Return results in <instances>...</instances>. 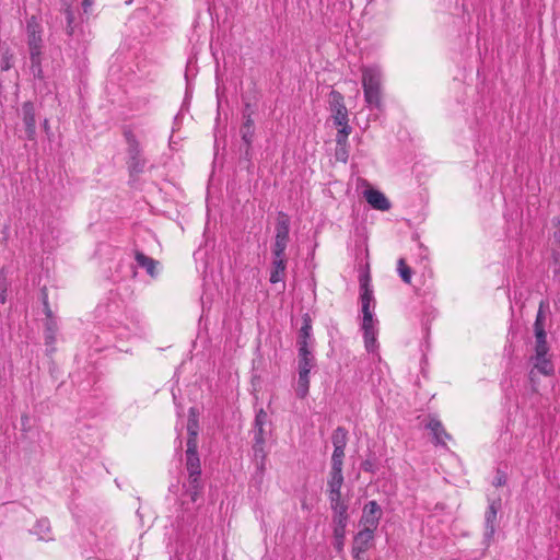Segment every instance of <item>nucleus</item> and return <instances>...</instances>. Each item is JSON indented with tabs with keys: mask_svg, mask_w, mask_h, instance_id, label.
I'll return each mask as SVG.
<instances>
[{
	"mask_svg": "<svg viewBox=\"0 0 560 560\" xmlns=\"http://www.w3.org/2000/svg\"><path fill=\"white\" fill-rule=\"evenodd\" d=\"M23 121L25 125L26 133L30 138L35 135L36 130V118H35V108L34 104L31 102H25L22 106Z\"/></svg>",
	"mask_w": 560,
	"mask_h": 560,
	"instance_id": "obj_17",
	"label": "nucleus"
},
{
	"mask_svg": "<svg viewBox=\"0 0 560 560\" xmlns=\"http://www.w3.org/2000/svg\"><path fill=\"white\" fill-rule=\"evenodd\" d=\"M332 510V522L335 527H347L349 515L348 504L331 506Z\"/></svg>",
	"mask_w": 560,
	"mask_h": 560,
	"instance_id": "obj_23",
	"label": "nucleus"
},
{
	"mask_svg": "<svg viewBox=\"0 0 560 560\" xmlns=\"http://www.w3.org/2000/svg\"><path fill=\"white\" fill-rule=\"evenodd\" d=\"M346 527H334V546L338 552L343 550Z\"/></svg>",
	"mask_w": 560,
	"mask_h": 560,
	"instance_id": "obj_30",
	"label": "nucleus"
},
{
	"mask_svg": "<svg viewBox=\"0 0 560 560\" xmlns=\"http://www.w3.org/2000/svg\"><path fill=\"white\" fill-rule=\"evenodd\" d=\"M198 420L195 412V408L189 409V419L187 423V432H188V439L187 443H194L195 446H197V436H198Z\"/></svg>",
	"mask_w": 560,
	"mask_h": 560,
	"instance_id": "obj_24",
	"label": "nucleus"
},
{
	"mask_svg": "<svg viewBox=\"0 0 560 560\" xmlns=\"http://www.w3.org/2000/svg\"><path fill=\"white\" fill-rule=\"evenodd\" d=\"M345 457V448H334L331 456V468H342Z\"/></svg>",
	"mask_w": 560,
	"mask_h": 560,
	"instance_id": "obj_32",
	"label": "nucleus"
},
{
	"mask_svg": "<svg viewBox=\"0 0 560 560\" xmlns=\"http://www.w3.org/2000/svg\"><path fill=\"white\" fill-rule=\"evenodd\" d=\"M124 136L127 142V154H128V170L130 175H138L144 171L145 159L142 156V150L139 141L137 140L135 133L126 128L124 130Z\"/></svg>",
	"mask_w": 560,
	"mask_h": 560,
	"instance_id": "obj_3",
	"label": "nucleus"
},
{
	"mask_svg": "<svg viewBox=\"0 0 560 560\" xmlns=\"http://www.w3.org/2000/svg\"><path fill=\"white\" fill-rule=\"evenodd\" d=\"M334 448H346L348 442V432L345 428L338 427L331 436Z\"/></svg>",
	"mask_w": 560,
	"mask_h": 560,
	"instance_id": "obj_27",
	"label": "nucleus"
},
{
	"mask_svg": "<svg viewBox=\"0 0 560 560\" xmlns=\"http://www.w3.org/2000/svg\"><path fill=\"white\" fill-rule=\"evenodd\" d=\"M316 365V359L313 349H298V370L299 373H310Z\"/></svg>",
	"mask_w": 560,
	"mask_h": 560,
	"instance_id": "obj_14",
	"label": "nucleus"
},
{
	"mask_svg": "<svg viewBox=\"0 0 560 560\" xmlns=\"http://www.w3.org/2000/svg\"><path fill=\"white\" fill-rule=\"evenodd\" d=\"M343 483L342 468H331L328 480V490L341 489Z\"/></svg>",
	"mask_w": 560,
	"mask_h": 560,
	"instance_id": "obj_28",
	"label": "nucleus"
},
{
	"mask_svg": "<svg viewBox=\"0 0 560 560\" xmlns=\"http://www.w3.org/2000/svg\"><path fill=\"white\" fill-rule=\"evenodd\" d=\"M135 259L140 267L145 269L148 275H150L153 278L158 276L156 267L159 262L155 259L144 255L142 252L139 250L135 253Z\"/></svg>",
	"mask_w": 560,
	"mask_h": 560,
	"instance_id": "obj_20",
	"label": "nucleus"
},
{
	"mask_svg": "<svg viewBox=\"0 0 560 560\" xmlns=\"http://www.w3.org/2000/svg\"><path fill=\"white\" fill-rule=\"evenodd\" d=\"M28 46L42 45V26L36 16H31L26 23Z\"/></svg>",
	"mask_w": 560,
	"mask_h": 560,
	"instance_id": "obj_16",
	"label": "nucleus"
},
{
	"mask_svg": "<svg viewBox=\"0 0 560 560\" xmlns=\"http://www.w3.org/2000/svg\"><path fill=\"white\" fill-rule=\"evenodd\" d=\"M287 269V257L272 258L269 281L278 283L284 280Z\"/></svg>",
	"mask_w": 560,
	"mask_h": 560,
	"instance_id": "obj_19",
	"label": "nucleus"
},
{
	"mask_svg": "<svg viewBox=\"0 0 560 560\" xmlns=\"http://www.w3.org/2000/svg\"><path fill=\"white\" fill-rule=\"evenodd\" d=\"M267 421H268L267 412L264 411L262 409H260L256 413L255 421H254V431H253L254 440H255L254 451L256 454L258 452H262V450H264V444H265L264 427L267 423Z\"/></svg>",
	"mask_w": 560,
	"mask_h": 560,
	"instance_id": "obj_10",
	"label": "nucleus"
},
{
	"mask_svg": "<svg viewBox=\"0 0 560 560\" xmlns=\"http://www.w3.org/2000/svg\"><path fill=\"white\" fill-rule=\"evenodd\" d=\"M548 353H539L535 352V355L530 358L533 362V370L530 371V376L534 375V370H537L542 375H551L553 373V365L550 359L547 357Z\"/></svg>",
	"mask_w": 560,
	"mask_h": 560,
	"instance_id": "obj_13",
	"label": "nucleus"
},
{
	"mask_svg": "<svg viewBox=\"0 0 560 560\" xmlns=\"http://www.w3.org/2000/svg\"><path fill=\"white\" fill-rule=\"evenodd\" d=\"M186 468L189 474V483H196L201 474L200 459L197 453V446L194 443H187Z\"/></svg>",
	"mask_w": 560,
	"mask_h": 560,
	"instance_id": "obj_9",
	"label": "nucleus"
},
{
	"mask_svg": "<svg viewBox=\"0 0 560 560\" xmlns=\"http://www.w3.org/2000/svg\"><path fill=\"white\" fill-rule=\"evenodd\" d=\"M63 13L66 15V20H67V33L69 35H72L73 34V26H72V23L74 21V14H73V11L71 10V8L69 5H67L63 10Z\"/></svg>",
	"mask_w": 560,
	"mask_h": 560,
	"instance_id": "obj_35",
	"label": "nucleus"
},
{
	"mask_svg": "<svg viewBox=\"0 0 560 560\" xmlns=\"http://www.w3.org/2000/svg\"><path fill=\"white\" fill-rule=\"evenodd\" d=\"M334 98V121L336 125H346L348 122V110L343 104V98L340 93L332 92Z\"/></svg>",
	"mask_w": 560,
	"mask_h": 560,
	"instance_id": "obj_15",
	"label": "nucleus"
},
{
	"mask_svg": "<svg viewBox=\"0 0 560 560\" xmlns=\"http://www.w3.org/2000/svg\"><path fill=\"white\" fill-rule=\"evenodd\" d=\"M189 495L192 502L197 501V498L200 492V482L199 480L196 483H189Z\"/></svg>",
	"mask_w": 560,
	"mask_h": 560,
	"instance_id": "obj_39",
	"label": "nucleus"
},
{
	"mask_svg": "<svg viewBox=\"0 0 560 560\" xmlns=\"http://www.w3.org/2000/svg\"><path fill=\"white\" fill-rule=\"evenodd\" d=\"M397 271L404 282L410 283L411 281V269L407 266L404 258H400L397 264Z\"/></svg>",
	"mask_w": 560,
	"mask_h": 560,
	"instance_id": "obj_31",
	"label": "nucleus"
},
{
	"mask_svg": "<svg viewBox=\"0 0 560 560\" xmlns=\"http://www.w3.org/2000/svg\"><path fill=\"white\" fill-rule=\"evenodd\" d=\"M290 241V218L284 212L277 215L275 240L271 247L272 258L285 257V249Z\"/></svg>",
	"mask_w": 560,
	"mask_h": 560,
	"instance_id": "obj_2",
	"label": "nucleus"
},
{
	"mask_svg": "<svg viewBox=\"0 0 560 560\" xmlns=\"http://www.w3.org/2000/svg\"><path fill=\"white\" fill-rule=\"evenodd\" d=\"M359 284L362 314H374L375 299L369 270L361 271L359 276Z\"/></svg>",
	"mask_w": 560,
	"mask_h": 560,
	"instance_id": "obj_5",
	"label": "nucleus"
},
{
	"mask_svg": "<svg viewBox=\"0 0 560 560\" xmlns=\"http://www.w3.org/2000/svg\"><path fill=\"white\" fill-rule=\"evenodd\" d=\"M535 337H536V345H535V352L541 353H548L549 347L547 345V335L545 331V328H539L535 330Z\"/></svg>",
	"mask_w": 560,
	"mask_h": 560,
	"instance_id": "obj_29",
	"label": "nucleus"
},
{
	"mask_svg": "<svg viewBox=\"0 0 560 560\" xmlns=\"http://www.w3.org/2000/svg\"><path fill=\"white\" fill-rule=\"evenodd\" d=\"M42 45H33L28 46L30 49V59H31V72L35 78H43V69H42Z\"/></svg>",
	"mask_w": 560,
	"mask_h": 560,
	"instance_id": "obj_18",
	"label": "nucleus"
},
{
	"mask_svg": "<svg viewBox=\"0 0 560 560\" xmlns=\"http://www.w3.org/2000/svg\"><path fill=\"white\" fill-rule=\"evenodd\" d=\"M338 126L340 127V129L338 130L336 141L338 144H341V143L346 142V140L351 131V128L348 125V122H346V125H338Z\"/></svg>",
	"mask_w": 560,
	"mask_h": 560,
	"instance_id": "obj_34",
	"label": "nucleus"
},
{
	"mask_svg": "<svg viewBox=\"0 0 560 560\" xmlns=\"http://www.w3.org/2000/svg\"><path fill=\"white\" fill-rule=\"evenodd\" d=\"M377 319L374 318V314H363L361 327L364 336V346L368 352H374L377 348Z\"/></svg>",
	"mask_w": 560,
	"mask_h": 560,
	"instance_id": "obj_8",
	"label": "nucleus"
},
{
	"mask_svg": "<svg viewBox=\"0 0 560 560\" xmlns=\"http://www.w3.org/2000/svg\"><path fill=\"white\" fill-rule=\"evenodd\" d=\"M12 58H13V56L9 51L3 52L2 57H1V65H0L2 71H8L11 69Z\"/></svg>",
	"mask_w": 560,
	"mask_h": 560,
	"instance_id": "obj_37",
	"label": "nucleus"
},
{
	"mask_svg": "<svg viewBox=\"0 0 560 560\" xmlns=\"http://www.w3.org/2000/svg\"><path fill=\"white\" fill-rule=\"evenodd\" d=\"M92 4H93V0H83L82 7H83L84 12H88Z\"/></svg>",
	"mask_w": 560,
	"mask_h": 560,
	"instance_id": "obj_41",
	"label": "nucleus"
},
{
	"mask_svg": "<svg viewBox=\"0 0 560 560\" xmlns=\"http://www.w3.org/2000/svg\"><path fill=\"white\" fill-rule=\"evenodd\" d=\"M45 306H46V314H47V316H48V317H50L51 312H50V310H49V307H48L47 302H45Z\"/></svg>",
	"mask_w": 560,
	"mask_h": 560,
	"instance_id": "obj_42",
	"label": "nucleus"
},
{
	"mask_svg": "<svg viewBox=\"0 0 560 560\" xmlns=\"http://www.w3.org/2000/svg\"><path fill=\"white\" fill-rule=\"evenodd\" d=\"M32 533L36 535L39 540L50 541L54 539L50 522L47 518L38 520L34 525Z\"/></svg>",
	"mask_w": 560,
	"mask_h": 560,
	"instance_id": "obj_21",
	"label": "nucleus"
},
{
	"mask_svg": "<svg viewBox=\"0 0 560 560\" xmlns=\"http://www.w3.org/2000/svg\"><path fill=\"white\" fill-rule=\"evenodd\" d=\"M428 428L431 430L435 443L445 445V442L447 439H450V435L445 432L442 423L436 419H431L428 423Z\"/></svg>",
	"mask_w": 560,
	"mask_h": 560,
	"instance_id": "obj_22",
	"label": "nucleus"
},
{
	"mask_svg": "<svg viewBox=\"0 0 560 560\" xmlns=\"http://www.w3.org/2000/svg\"><path fill=\"white\" fill-rule=\"evenodd\" d=\"M542 307H544V303L541 302L539 305V310H538V313L536 316L535 324H534V330L539 329V328H545V324H544L545 316H544Z\"/></svg>",
	"mask_w": 560,
	"mask_h": 560,
	"instance_id": "obj_38",
	"label": "nucleus"
},
{
	"mask_svg": "<svg viewBox=\"0 0 560 560\" xmlns=\"http://www.w3.org/2000/svg\"><path fill=\"white\" fill-rule=\"evenodd\" d=\"M242 139L247 144L250 145L254 137V120L252 116L244 114V122L241 128Z\"/></svg>",
	"mask_w": 560,
	"mask_h": 560,
	"instance_id": "obj_25",
	"label": "nucleus"
},
{
	"mask_svg": "<svg viewBox=\"0 0 560 560\" xmlns=\"http://www.w3.org/2000/svg\"><path fill=\"white\" fill-rule=\"evenodd\" d=\"M364 197L368 201V203L373 208V209H376V210H380V211H387L390 209V202L389 200L386 198V196L377 190V189H366L364 191Z\"/></svg>",
	"mask_w": 560,
	"mask_h": 560,
	"instance_id": "obj_12",
	"label": "nucleus"
},
{
	"mask_svg": "<svg viewBox=\"0 0 560 560\" xmlns=\"http://www.w3.org/2000/svg\"><path fill=\"white\" fill-rule=\"evenodd\" d=\"M361 71L364 100L370 108H376L381 110L383 108L382 71L377 66H364L362 67Z\"/></svg>",
	"mask_w": 560,
	"mask_h": 560,
	"instance_id": "obj_1",
	"label": "nucleus"
},
{
	"mask_svg": "<svg viewBox=\"0 0 560 560\" xmlns=\"http://www.w3.org/2000/svg\"><path fill=\"white\" fill-rule=\"evenodd\" d=\"M55 332H56L55 324L50 320L49 323H47V327H46V331H45L46 345H52L55 342Z\"/></svg>",
	"mask_w": 560,
	"mask_h": 560,
	"instance_id": "obj_36",
	"label": "nucleus"
},
{
	"mask_svg": "<svg viewBox=\"0 0 560 560\" xmlns=\"http://www.w3.org/2000/svg\"><path fill=\"white\" fill-rule=\"evenodd\" d=\"M0 302H1V303H4V302H5V296H4V294H0Z\"/></svg>",
	"mask_w": 560,
	"mask_h": 560,
	"instance_id": "obj_43",
	"label": "nucleus"
},
{
	"mask_svg": "<svg viewBox=\"0 0 560 560\" xmlns=\"http://www.w3.org/2000/svg\"><path fill=\"white\" fill-rule=\"evenodd\" d=\"M310 389V373H299V380L295 388L296 396L305 398Z\"/></svg>",
	"mask_w": 560,
	"mask_h": 560,
	"instance_id": "obj_26",
	"label": "nucleus"
},
{
	"mask_svg": "<svg viewBox=\"0 0 560 560\" xmlns=\"http://www.w3.org/2000/svg\"><path fill=\"white\" fill-rule=\"evenodd\" d=\"M328 499H329V504H330V508L331 506H338V505H345L347 504L342 499H341V489H337V490H328Z\"/></svg>",
	"mask_w": 560,
	"mask_h": 560,
	"instance_id": "obj_33",
	"label": "nucleus"
},
{
	"mask_svg": "<svg viewBox=\"0 0 560 560\" xmlns=\"http://www.w3.org/2000/svg\"><path fill=\"white\" fill-rule=\"evenodd\" d=\"M383 511L380 504L372 500L364 504L362 514L359 521V526L362 529H366L375 533L382 518Z\"/></svg>",
	"mask_w": 560,
	"mask_h": 560,
	"instance_id": "obj_6",
	"label": "nucleus"
},
{
	"mask_svg": "<svg viewBox=\"0 0 560 560\" xmlns=\"http://www.w3.org/2000/svg\"><path fill=\"white\" fill-rule=\"evenodd\" d=\"M298 349H313L314 339L312 336V320L308 314L303 316V324L299 331Z\"/></svg>",
	"mask_w": 560,
	"mask_h": 560,
	"instance_id": "obj_11",
	"label": "nucleus"
},
{
	"mask_svg": "<svg viewBox=\"0 0 560 560\" xmlns=\"http://www.w3.org/2000/svg\"><path fill=\"white\" fill-rule=\"evenodd\" d=\"M505 483V476L503 474H498L494 478L493 485L495 487H501Z\"/></svg>",
	"mask_w": 560,
	"mask_h": 560,
	"instance_id": "obj_40",
	"label": "nucleus"
},
{
	"mask_svg": "<svg viewBox=\"0 0 560 560\" xmlns=\"http://www.w3.org/2000/svg\"><path fill=\"white\" fill-rule=\"evenodd\" d=\"M374 536L373 532L362 528L354 535L351 549L354 560H370L365 552L372 547Z\"/></svg>",
	"mask_w": 560,
	"mask_h": 560,
	"instance_id": "obj_7",
	"label": "nucleus"
},
{
	"mask_svg": "<svg viewBox=\"0 0 560 560\" xmlns=\"http://www.w3.org/2000/svg\"><path fill=\"white\" fill-rule=\"evenodd\" d=\"M501 499H489L488 508L485 512L483 523V545L489 548L494 540V536L499 526L498 514L501 510Z\"/></svg>",
	"mask_w": 560,
	"mask_h": 560,
	"instance_id": "obj_4",
	"label": "nucleus"
}]
</instances>
